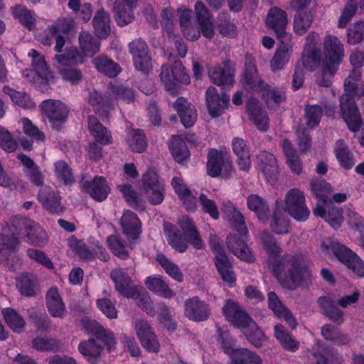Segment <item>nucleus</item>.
Returning a JSON list of instances; mask_svg holds the SVG:
<instances>
[{
  "mask_svg": "<svg viewBox=\"0 0 364 364\" xmlns=\"http://www.w3.org/2000/svg\"><path fill=\"white\" fill-rule=\"evenodd\" d=\"M33 245H44L48 237L46 232L34 221L22 217L13 218L11 225L3 227L0 234V263L15 270L19 259L15 253L18 237Z\"/></svg>",
  "mask_w": 364,
  "mask_h": 364,
  "instance_id": "obj_1",
  "label": "nucleus"
},
{
  "mask_svg": "<svg viewBox=\"0 0 364 364\" xmlns=\"http://www.w3.org/2000/svg\"><path fill=\"white\" fill-rule=\"evenodd\" d=\"M261 240L268 255L267 267L284 287L295 289L304 278L310 276L301 257L285 255L280 257L279 247L269 235L262 234Z\"/></svg>",
  "mask_w": 364,
  "mask_h": 364,
  "instance_id": "obj_2",
  "label": "nucleus"
},
{
  "mask_svg": "<svg viewBox=\"0 0 364 364\" xmlns=\"http://www.w3.org/2000/svg\"><path fill=\"white\" fill-rule=\"evenodd\" d=\"M350 61L354 69L351 71L344 83V94L340 100L341 114L348 128L351 132L358 130L361 123V116L355 104L356 98L364 93L363 85L360 80V68L364 63V53L360 51L353 53Z\"/></svg>",
  "mask_w": 364,
  "mask_h": 364,
  "instance_id": "obj_3",
  "label": "nucleus"
},
{
  "mask_svg": "<svg viewBox=\"0 0 364 364\" xmlns=\"http://www.w3.org/2000/svg\"><path fill=\"white\" fill-rule=\"evenodd\" d=\"M223 312L226 319L235 326L240 328L255 346L259 347L265 342L266 337L263 332L236 302L232 300L227 301L223 309Z\"/></svg>",
  "mask_w": 364,
  "mask_h": 364,
  "instance_id": "obj_4",
  "label": "nucleus"
},
{
  "mask_svg": "<svg viewBox=\"0 0 364 364\" xmlns=\"http://www.w3.org/2000/svg\"><path fill=\"white\" fill-rule=\"evenodd\" d=\"M311 189L319 198V202L314 209V215L323 218L333 229H338L343 222V217L339 209L331 206L330 184L323 180L314 181Z\"/></svg>",
  "mask_w": 364,
  "mask_h": 364,
  "instance_id": "obj_5",
  "label": "nucleus"
},
{
  "mask_svg": "<svg viewBox=\"0 0 364 364\" xmlns=\"http://www.w3.org/2000/svg\"><path fill=\"white\" fill-rule=\"evenodd\" d=\"M323 53L321 64L323 77L318 84L328 87L344 56L343 44L336 36L328 35L323 41Z\"/></svg>",
  "mask_w": 364,
  "mask_h": 364,
  "instance_id": "obj_6",
  "label": "nucleus"
},
{
  "mask_svg": "<svg viewBox=\"0 0 364 364\" xmlns=\"http://www.w3.org/2000/svg\"><path fill=\"white\" fill-rule=\"evenodd\" d=\"M111 278L115 284L116 290L127 298H133L137 305L144 309L147 314L153 312V306L149 294L142 287H134L129 285L130 278L120 269H114Z\"/></svg>",
  "mask_w": 364,
  "mask_h": 364,
  "instance_id": "obj_7",
  "label": "nucleus"
},
{
  "mask_svg": "<svg viewBox=\"0 0 364 364\" xmlns=\"http://www.w3.org/2000/svg\"><path fill=\"white\" fill-rule=\"evenodd\" d=\"M245 80L247 87L262 92V96L269 109H276L277 106L285 100V95L282 90H270L269 86L260 80L257 75L256 66L252 62L246 64Z\"/></svg>",
  "mask_w": 364,
  "mask_h": 364,
  "instance_id": "obj_8",
  "label": "nucleus"
},
{
  "mask_svg": "<svg viewBox=\"0 0 364 364\" xmlns=\"http://www.w3.org/2000/svg\"><path fill=\"white\" fill-rule=\"evenodd\" d=\"M28 57L31 58L32 69L24 70L23 75L36 87L43 90L53 77L45 58L34 49L28 53Z\"/></svg>",
  "mask_w": 364,
  "mask_h": 364,
  "instance_id": "obj_9",
  "label": "nucleus"
},
{
  "mask_svg": "<svg viewBox=\"0 0 364 364\" xmlns=\"http://www.w3.org/2000/svg\"><path fill=\"white\" fill-rule=\"evenodd\" d=\"M321 248L327 253L331 251L354 274L360 277H364V262L350 250L338 242L331 241L323 242Z\"/></svg>",
  "mask_w": 364,
  "mask_h": 364,
  "instance_id": "obj_10",
  "label": "nucleus"
},
{
  "mask_svg": "<svg viewBox=\"0 0 364 364\" xmlns=\"http://www.w3.org/2000/svg\"><path fill=\"white\" fill-rule=\"evenodd\" d=\"M144 198L151 205L161 204L165 195L164 181L154 169H149L141 178Z\"/></svg>",
  "mask_w": 364,
  "mask_h": 364,
  "instance_id": "obj_11",
  "label": "nucleus"
},
{
  "mask_svg": "<svg viewBox=\"0 0 364 364\" xmlns=\"http://www.w3.org/2000/svg\"><path fill=\"white\" fill-rule=\"evenodd\" d=\"M55 59L58 63L57 68L59 73L65 80L73 84L80 80L81 73L79 70L64 68L83 63V57L76 48H70L64 53L56 55Z\"/></svg>",
  "mask_w": 364,
  "mask_h": 364,
  "instance_id": "obj_12",
  "label": "nucleus"
},
{
  "mask_svg": "<svg viewBox=\"0 0 364 364\" xmlns=\"http://www.w3.org/2000/svg\"><path fill=\"white\" fill-rule=\"evenodd\" d=\"M210 245L214 252L215 264L223 280L229 287H232L235 284L236 277L232 269V266L221 247L220 240L216 235L210 237Z\"/></svg>",
  "mask_w": 364,
  "mask_h": 364,
  "instance_id": "obj_13",
  "label": "nucleus"
},
{
  "mask_svg": "<svg viewBox=\"0 0 364 364\" xmlns=\"http://www.w3.org/2000/svg\"><path fill=\"white\" fill-rule=\"evenodd\" d=\"M284 210L298 221L306 220L310 214L304 193L297 188H292L287 193Z\"/></svg>",
  "mask_w": 364,
  "mask_h": 364,
  "instance_id": "obj_14",
  "label": "nucleus"
},
{
  "mask_svg": "<svg viewBox=\"0 0 364 364\" xmlns=\"http://www.w3.org/2000/svg\"><path fill=\"white\" fill-rule=\"evenodd\" d=\"M161 79L166 89L171 94L177 92L179 83H189V76L180 62L176 61L173 68L162 67Z\"/></svg>",
  "mask_w": 364,
  "mask_h": 364,
  "instance_id": "obj_15",
  "label": "nucleus"
},
{
  "mask_svg": "<svg viewBox=\"0 0 364 364\" xmlns=\"http://www.w3.org/2000/svg\"><path fill=\"white\" fill-rule=\"evenodd\" d=\"M207 173L211 177L228 176L232 170V164L228 154L216 149L208 154Z\"/></svg>",
  "mask_w": 364,
  "mask_h": 364,
  "instance_id": "obj_16",
  "label": "nucleus"
},
{
  "mask_svg": "<svg viewBox=\"0 0 364 364\" xmlns=\"http://www.w3.org/2000/svg\"><path fill=\"white\" fill-rule=\"evenodd\" d=\"M255 168L262 174L267 182L274 183L278 176L279 171L277 161L275 156L267 151H262L257 155Z\"/></svg>",
  "mask_w": 364,
  "mask_h": 364,
  "instance_id": "obj_17",
  "label": "nucleus"
},
{
  "mask_svg": "<svg viewBox=\"0 0 364 364\" xmlns=\"http://www.w3.org/2000/svg\"><path fill=\"white\" fill-rule=\"evenodd\" d=\"M135 333L142 347L148 351L156 352L160 345L149 322L146 320H137L134 323Z\"/></svg>",
  "mask_w": 364,
  "mask_h": 364,
  "instance_id": "obj_18",
  "label": "nucleus"
},
{
  "mask_svg": "<svg viewBox=\"0 0 364 364\" xmlns=\"http://www.w3.org/2000/svg\"><path fill=\"white\" fill-rule=\"evenodd\" d=\"M129 47L135 68L144 73L148 72L151 68V62L146 43L136 39L132 41Z\"/></svg>",
  "mask_w": 364,
  "mask_h": 364,
  "instance_id": "obj_19",
  "label": "nucleus"
},
{
  "mask_svg": "<svg viewBox=\"0 0 364 364\" xmlns=\"http://www.w3.org/2000/svg\"><path fill=\"white\" fill-rule=\"evenodd\" d=\"M205 100L208 112L213 117L222 114L230 102V98L226 94L219 95L217 90L213 87L207 89Z\"/></svg>",
  "mask_w": 364,
  "mask_h": 364,
  "instance_id": "obj_20",
  "label": "nucleus"
},
{
  "mask_svg": "<svg viewBox=\"0 0 364 364\" xmlns=\"http://www.w3.org/2000/svg\"><path fill=\"white\" fill-rule=\"evenodd\" d=\"M224 351L231 360L230 364H262V360L259 355L247 348H233L223 343Z\"/></svg>",
  "mask_w": 364,
  "mask_h": 364,
  "instance_id": "obj_21",
  "label": "nucleus"
},
{
  "mask_svg": "<svg viewBox=\"0 0 364 364\" xmlns=\"http://www.w3.org/2000/svg\"><path fill=\"white\" fill-rule=\"evenodd\" d=\"M41 107L43 113L48 117L53 126L58 122L62 123L65 121L68 108L62 102L50 99L44 100Z\"/></svg>",
  "mask_w": 364,
  "mask_h": 364,
  "instance_id": "obj_22",
  "label": "nucleus"
},
{
  "mask_svg": "<svg viewBox=\"0 0 364 364\" xmlns=\"http://www.w3.org/2000/svg\"><path fill=\"white\" fill-rule=\"evenodd\" d=\"M222 210L226 218L230 221L234 230L240 237H246L248 233L242 214L234 206L230 200H225L221 204Z\"/></svg>",
  "mask_w": 364,
  "mask_h": 364,
  "instance_id": "obj_23",
  "label": "nucleus"
},
{
  "mask_svg": "<svg viewBox=\"0 0 364 364\" xmlns=\"http://www.w3.org/2000/svg\"><path fill=\"white\" fill-rule=\"evenodd\" d=\"M82 185L85 191L96 201L105 200L110 193V187L102 176H96L90 181H83Z\"/></svg>",
  "mask_w": 364,
  "mask_h": 364,
  "instance_id": "obj_24",
  "label": "nucleus"
},
{
  "mask_svg": "<svg viewBox=\"0 0 364 364\" xmlns=\"http://www.w3.org/2000/svg\"><path fill=\"white\" fill-rule=\"evenodd\" d=\"M265 22L267 26L273 29L278 37L287 35V14L284 10L277 7L270 9Z\"/></svg>",
  "mask_w": 364,
  "mask_h": 364,
  "instance_id": "obj_25",
  "label": "nucleus"
},
{
  "mask_svg": "<svg viewBox=\"0 0 364 364\" xmlns=\"http://www.w3.org/2000/svg\"><path fill=\"white\" fill-rule=\"evenodd\" d=\"M82 325L87 333L95 335L97 339L102 341L109 348L114 346L113 333L107 331L96 321L85 318L82 321Z\"/></svg>",
  "mask_w": 364,
  "mask_h": 364,
  "instance_id": "obj_26",
  "label": "nucleus"
},
{
  "mask_svg": "<svg viewBox=\"0 0 364 364\" xmlns=\"http://www.w3.org/2000/svg\"><path fill=\"white\" fill-rule=\"evenodd\" d=\"M69 245L72 247L77 255L85 260H90L94 258L95 255H97L100 259L106 261L109 255L107 252L97 242L92 250L95 252L88 249L81 241L76 239H70L69 240Z\"/></svg>",
  "mask_w": 364,
  "mask_h": 364,
  "instance_id": "obj_27",
  "label": "nucleus"
},
{
  "mask_svg": "<svg viewBox=\"0 0 364 364\" xmlns=\"http://www.w3.org/2000/svg\"><path fill=\"white\" fill-rule=\"evenodd\" d=\"M209 76L215 85L225 87L231 86L234 77L233 65L230 62H227L223 64V67L213 68L210 70Z\"/></svg>",
  "mask_w": 364,
  "mask_h": 364,
  "instance_id": "obj_28",
  "label": "nucleus"
},
{
  "mask_svg": "<svg viewBox=\"0 0 364 364\" xmlns=\"http://www.w3.org/2000/svg\"><path fill=\"white\" fill-rule=\"evenodd\" d=\"M136 0H116L114 3L115 19L120 26L131 23L134 18L133 10Z\"/></svg>",
  "mask_w": 364,
  "mask_h": 364,
  "instance_id": "obj_29",
  "label": "nucleus"
},
{
  "mask_svg": "<svg viewBox=\"0 0 364 364\" xmlns=\"http://www.w3.org/2000/svg\"><path fill=\"white\" fill-rule=\"evenodd\" d=\"M120 225L124 235L129 240H135L141 232V223L136 215L132 211L124 212L121 220Z\"/></svg>",
  "mask_w": 364,
  "mask_h": 364,
  "instance_id": "obj_30",
  "label": "nucleus"
},
{
  "mask_svg": "<svg viewBox=\"0 0 364 364\" xmlns=\"http://www.w3.org/2000/svg\"><path fill=\"white\" fill-rule=\"evenodd\" d=\"M171 186L178 198L182 200L185 208L188 210H196L197 208V200L186 187L182 178L180 176L174 177L171 181Z\"/></svg>",
  "mask_w": 364,
  "mask_h": 364,
  "instance_id": "obj_31",
  "label": "nucleus"
},
{
  "mask_svg": "<svg viewBox=\"0 0 364 364\" xmlns=\"http://www.w3.org/2000/svg\"><path fill=\"white\" fill-rule=\"evenodd\" d=\"M185 315L196 321L205 320L209 314L208 305L197 297L188 299L185 303Z\"/></svg>",
  "mask_w": 364,
  "mask_h": 364,
  "instance_id": "obj_32",
  "label": "nucleus"
},
{
  "mask_svg": "<svg viewBox=\"0 0 364 364\" xmlns=\"http://www.w3.org/2000/svg\"><path fill=\"white\" fill-rule=\"evenodd\" d=\"M177 111L182 124L186 127L193 125L196 120V110L195 107L189 103L186 99L178 98L173 105Z\"/></svg>",
  "mask_w": 364,
  "mask_h": 364,
  "instance_id": "obj_33",
  "label": "nucleus"
},
{
  "mask_svg": "<svg viewBox=\"0 0 364 364\" xmlns=\"http://www.w3.org/2000/svg\"><path fill=\"white\" fill-rule=\"evenodd\" d=\"M232 150L237 157V164L240 170L249 171L251 168V161L249 149L244 139L236 137L232 142Z\"/></svg>",
  "mask_w": 364,
  "mask_h": 364,
  "instance_id": "obj_34",
  "label": "nucleus"
},
{
  "mask_svg": "<svg viewBox=\"0 0 364 364\" xmlns=\"http://www.w3.org/2000/svg\"><path fill=\"white\" fill-rule=\"evenodd\" d=\"M38 200L43 205L52 213H60L63 208L60 203V198L50 187H42L38 193Z\"/></svg>",
  "mask_w": 364,
  "mask_h": 364,
  "instance_id": "obj_35",
  "label": "nucleus"
},
{
  "mask_svg": "<svg viewBox=\"0 0 364 364\" xmlns=\"http://www.w3.org/2000/svg\"><path fill=\"white\" fill-rule=\"evenodd\" d=\"M227 245L230 250L239 259L248 262L255 260L254 255L243 240L230 235L227 238Z\"/></svg>",
  "mask_w": 364,
  "mask_h": 364,
  "instance_id": "obj_36",
  "label": "nucleus"
},
{
  "mask_svg": "<svg viewBox=\"0 0 364 364\" xmlns=\"http://www.w3.org/2000/svg\"><path fill=\"white\" fill-rule=\"evenodd\" d=\"M268 304L270 309L279 318L284 320L291 327L295 328L296 321L287 309L281 303L278 296L274 292L268 294Z\"/></svg>",
  "mask_w": 364,
  "mask_h": 364,
  "instance_id": "obj_37",
  "label": "nucleus"
},
{
  "mask_svg": "<svg viewBox=\"0 0 364 364\" xmlns=\"http://www.w3.org/2000/svg\"><path fill=\"white\" fill-rule=\"evenodd\" d=\"M46 304L51 316L62 318L65 315V304L55 288H51L48 291Z\"/></svg>",
  "mask_w": 364,
  "mask_h": 364,
  "instance_id": "obj_38",
  "label": "nucleus"
},
{
  "mask_svg": "<svg viewBox=\"0 0 364 364\" xmlns=\"http://www.w3.org/2000/svg\"><path fill=\"white\" fill-rule=\"evenodd\" d=\"M88 128L95 141L100 145H108L112 142L111 134L98 122L96 117H89Z\"/></svg>",
  "mask_w": 364,
  "mask_h": 364,
  "instance_id": "obj_39",
  "label": "nucleus"
},
{
  "mask_svg": "<svg viewBox=\"0 0 364 364\" xmlns=\"http://www.w3.org/2000/svg\"><path fill=\"white\" fill-rule=\"evenodd\" d=\"M249 210L253 211L261 222H265L269 215V209L266 201L257 194H251L247 198Z\"/></svg>",
  "mask_w": 364,
  "mask_h": 364,
  "instance_id": "obj_40",
  "label": "nucleus"
},
{
  "mask_svg": "<svg viewBox=\"0 0 364 364\" xmlns=\"http://www.w3.org/2000/svg\"><path fill=\"white\" fill-rule=\"evenodd\" d=\"M247 109L250 119L255 125L260 130H266L268 127V117L262 110L258 102L252 100H249L247 102Z\"/></svg>",
  "mask_w": 364,
  "mask_h": 364,
  "instance_id": "obj_41",
  "label": "nucleus"
},
{
  "mask_svg": "<svg viewBox=\"0 0 364 364\" xmlns=\"http://www.w3.org/2000/svg\"><path fill=\"white\" fill-rule=\"evenodd\" d=\"M292 53V47L289 43L282 42L271 61V68L276 71L283 69L289 63Z\"/></svg>",
  "mask_w": 364,
  "mask_h": 364,
  "instance_id": "obj_42",
  "label": "nucleus"
},
{
  "mask_svg": "<svg viewBox=\"0 0 364 364\" xmlns=\"http://www.w3.org/2000/svg\"><path fill=\"white\" fill-rule=\"evenodd\" d=\"M195 11L200 25L203 35L206 38H211L214 34V31L206 7L202 2L198 1L195 5Z\"/></svg>",
  "mask_w": 364,
  "mask_h": 364,
  "instance_id": "obj_43",
  "label": "nucleus"
},
{
  "mask_svg": "<svg viewBox=\"0 0 364 364\" xmlns=\"http://www.w3.org/2000/svg\"><path fill=\"white\" fill-rule=\"evenodd\" d=\"M3 92L10 97L14 105L23 109H32L36 107V103L23 92L16 91L9 86H4Z\"/></svg>",
  "mask_w": 364,
  "mask_h": 364,
  "instance_id": "obj_44",
  "label": "nucleus"
},
{
  "mask_svg": "<svg viewBox=\"0 0 364 364\" xmlns=\"http://www.w3.org/2000/svg\"><path fill=\"white\" fill-rule=\"evenodd\" d=\"M165 234L168 244L176 251L184 252L188 248V244L185 238L176 227L171 224H166L164 226Z\"/></svg>",
  "mask_w": 364,
  "mask_h": 364,
  "instance_id": "obj_45",
  "label": "nucleus"
},
{
  "mask_svg": "<svg viewBox=\"0 0 364 364\" xmlns=\"http://www.w3.org/2000/svg\"><path fill=\"white\" fill-rule=\"evenodd\" d=\"M281 146L289 168L292 173L299 175L302 171L301 161L295 155V150L293 149L292 144L287 139H284L281 142Z\"/></svg>",
  "mask_w": 364,
  "mask_h": 364,
  "instance_id": "obj_46",
  "label": "nucleus"
},
{
  "mask_svg": "<svg viewBox=\"0 0 364 364\" xmlns=\"http://www.w3.org/2000/svg\"><path fill=\"white\" fill-rule=\"evenodd\" d=\"M169 149L178 163H183L190 156V152L181 136H173L169 143Z\"/></svg>",
  "mask_w": 364,
  "mask_h": 364,
  "instance_id": "obj_47",
  "label": "nucleus"
},
{
  "mask_svg": "<svg viewBox=\"0 0 364 364\" xmlns=\"http://www.w3.org/2000/svg\"><path fill=\"white\" fill-rule=\"evenodd\" d=\"M274 336L287 350L296 351L299 347V343L281 324L274 326Z\"/></svg>",
  "mask_w": 364,
  "mask_h": 364,
  "instance_id": "obj_48",
  "label": "nucleus"
},
{
  "mask_svg": "<svg viewBox=\"0 0 364 364\" xmlns=\"http://www.w3.org/2000/svg\"><path fill=\"white\" fill-rule=\"evenodd\" d=\"M145 284L150 291L164 297L170 298L173 296V291L160 277L151 276L147 277L145 279Z\"/></svg>",
  "mask_w": 364,
  "mask_h": 364,
  "instance_id": "obj_49",
  "label": "nucleus"
},
{
  "mask_svg": "<svg viewBox=\"0 0 364 364\" xmlns=\"http://www.w3.org/2000/svg\"><path fill=\"white\" fill-rule=\"evenodd\" d=\"M80 49L84 57H92L100 50V42L93 39L91 35L86 32L80 33L79 36Z\"/></svg>",
  "mask_w": 364,
  "mask_h": 364,
  "instance_id": "obj_50",
  "label": "nucleus"
},
{
  "mask_svg": "<svg viewBox=\"0 0 364 364\" xmlns=\"http://www.w3.org/2000/svg\"><path fill=\"white\" fill-rule=\"evenodd\" d=\"M109 17L104 10H99L93 20V26L96 35L102 38H106L110 33Z\"/></svg>",
  "mask_w": 364,
  "mask_h": 364,
  "instance_id": "obj_51",
  "label": "nucleus"
},
{
  "mask_svg": "<svg viewBox=\"0 0 364 364\" xmlns=\"http://www.w3.org/2000/svg\"><path fill=\"white\" fill-rule=\"evenodd\" d=\"M2 315L6 323L13 331L21 333L23 331L26 322L15 310L11 308L4 309Z\"/></svg>",
  "mask_w": 364,
  "mask_h": 364,
  "instance_id": "obj_52",
  "label": "nucleus"
},
{
  "mask_svg": "<svg viewBox=\"0 0 364 364\" xmlns=\"http://www.w3.org/2000/svg\"><path fill=\"white\" fill-rule=\"evenodd\" d=\"M334 153L337 160L343 168L349 169L354 165L353 156L343 140H339L336 143Z\"/></svg>",
  "mask_w": 364,
  "mask_h": 364,
  "instance_id": "obj_53",
  "label": "nucleus"
},
{
  "mask_svg": "<svg viewBox=\"0 0 364 364\" xmlns=\"http://www.w3.org/2000/svg\"><path fill=\"white\" fill-rule=\"evenodd\" d=\"M96 69L109 77H115L119 72V65L109 58L105 56H100L93 60Z\"/></svg>",
  "mask_w": 364,
  "mask_h": 364,
  "instance_id": "obj_54",
  "label": "nucleus"
},
{
  "mask_svg": "<svg viewBox=\"0 0 364 364\" xmlns=\"http://www.w3.org/2000/svg\"><path fill=\"white\" fill-rule=\"evenodd\" d=\"M127 143L131 150L134 152H142L146 148L145 135L139 129L127 131Z\"/></svg>",
  "mask_w": 364,
  "mask_h": 364,
  "instance_id": "obj_55",
  "label": "nucleus"
},
{
  "mask_svg": "<svg viewBox=\"0 0 364 364\" xmlns=\"http://www.w3.org/2000/svg\"><path fill=\"white\" fill-rule=\"evenodd\" d=\"M14 17L17 19L23 26L32 29L36 21L35 14L23 6H16L13 10Z\"/></svg>",
  "mask_w": 364,
  "mask_h": 364,
  "instance_id": "obj_56",
  "label": "nucleus"
},
{
  "mask_svg": "<svg viewBox=\"0 0 364 364\" xmlns=\"http://www.w3.org/2000/svg\"><path fill=\"white\" fill-rule=\"evenodd\" d=\"M181 27L186 38L191 41H195L200 36V32L190 26L191 11L190 9H179Z\"/></svg>",
  "mask_w": 364,
  "mask_h": 364,
  "instance_id": "obj_57",
  "label": "nucleus"
},
{
  "mask_svg": "<svg viewBox=\"0 0 364 364\" xmlns=\"http://www.w3.org/2000/svg\"><path fill=\"white\" fill-rule=\"evenodd\" d=\"M313 16L310 11L300 10L296 11L294 21V31L302 35L310 28Z\"/></svg>",
  "mask_w": 364,
  "mask_h": 364,
  "instance_id": "obj_58",
  "label": "nucleus"
},
{
  "mask_svg": "<svg viewBox=\"0 0 364 364\" xmlns=\"http://www.w3.org/2000/svg\"><path fill=\"white\" fill-rule=\"evenodd\" d=\"M16 287L22 295L32 296L36 292V278L31 274H22L17 279Z\"/></svg>",
  "mask_w": 364,
  "mask_h": 364,
  "instance_id": "obj_59",
  "label": "nucleus"
},
{
  "mask_svg": "<svg viewBox=\"0 0 364 364\" xmlns=\"http://www.w3.org/2000/svg\"><path fill=\"white\" fill-rule=\"evenodd\" d=\"M18 158L23 165L27 168V174L31 181L36 185H41L43 181V176L33 160L23 154H19Z\"/></svg>",
  "mask_w": 364,
  "mask_h": 364,
  "instance_id": "obj_60",
  "label": "nucleus"
},
{
  "mask_svg": "<svg viewBox=\"0 0 364 364\" xmlns=\"http://www.w3.org/2000/svg\"><path fill=\"white\" fill-rule=\"evenodd\" d=\"M79 351L90 363H95L97 358L100 355L102 348L99 344L95 343L93 339L87 342H82L78 347Z\"/></svg>",
  "mask_w": 364,
  "mask_h": 364,
  "instance_id": "obj_61",
  "label": "nucleus"
},
{
  "mask_svg": "<svg viewBox=\"0 0 364 364\" xmlns=\"http://www.w3.org/2000/svg\"><path fill=\"white\" fill-rule=\"evenodd\" d=\"M69 28L65 21H60L48 28V31L55 39V50L60 52L65 45V39L59 33H68Z\"/></svg>",
  "mask_w": 364,
  "mask_h": 364,
  "instance_id": "obj_62",
  "label": "nucleus"
},
{
  "mask_svg": "<svg viewBox=\"0 0 364 364\" xmlns=\"http://www.w3.org/2000/svg\"><path fill=\"white\" fill-rule=\"evenodd\" d=\"M318 303L331 320L338 323L343 321V312L333 305L331 298L321 297L319 299Z\"/></svg>",
  "mask_w": 364,
  "mask_h": 364,
  "instance_id": "obj_63",
  "label": "nucleus"
},
{
  "mask_svg": "<svg viewBox=\"0 0 364 364\" xmlns=\"http://www.w3.org/2000/svg\"><path fill=\"white\" fill-rule=\"evenodd\" d=\"M347 43L351 45L360 43L364 36V21H356L347 31Z\"/></svg>",
  "mask_w": 364,
  "mask_h": 364,
  "instance_id": "obj_64",
  "label": "nucleus"
}]
</instances>
